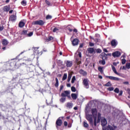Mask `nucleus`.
<instances>
[{
    "instance_id": "8",
    "label": "nucleus",
    "mask_w": 130,
    "mask_h": 130,
    "mask_svg": "<svg viewBox=\"0 0 130 130\" xmlns=\"http://www.w3.org/2000/svg\"><path fill=\"white\" fill-rule=\"evenodd\" d=\"M71 92L69 90H64L63 92L61 93V97H67L68 95H70Z\"/></svg>"
},
{
    "instance_id": "59",
    "label": "nucleus",
    "mask_w": 130,
    "mask_h": 130,
    "mask_svg": "<svg viewBox=\"0 0 130 130\" xmlns=\"http://www.w3.org/2000/svg\"><path fill=\"white\" fill-rule=\"evenodd\" d=\"M84 46V44H81L79 46V48H82Z\"/></svg>"
},
{
    "instance_id": "4",
    "label": "nucleus",
    "mask_w": 130,
    "mask_h": 130,
    "mask_svg": "<svg viewBox=\"0 0 130 130\" xmlns=\"http://www.w3.org/2000/svg\"><path fill=\"white\" fill-rule=\"evenodd\" d=\"M89 82L88 78H85L83 80L82 84L86 89H89Z\"/></svg>"
},
{
    "instance_id": "29",
    "label": "nucleus",
    "mask_w": 130,
    "mask_h": 130,
    "mask_svg": "<svg viewBox=\"0 0 130 130\" xmlns=\"http://www.w3.org/2000/svg\"><path fill=\"white\" fill-rule=\"evenodd\" d=\"M53 27H54V28L52 30V32H53V33L58 32V31L59 30V29H58V27H55V26H53Z\"/></svg>"
},
{
    "instance_id": "54",
    "label": "nucleus",
    "mask_w": 130,
    "mask_h": 130,
    "mask_svg": "<svg viewBox=\"0 0 130 130\" xmlns=\"http://www.w3.org/2000/svg\"><path fill=\"white\" fill-rule=\"evenodd\" d=\"M4 26L0 25V31H3V30H4Z\"/></svg>"
},
{
    "instance_id": "14",
    "label": "nucleus",
    "mask_w": 130,
    "mask_h": 130,
    "mask_svg": "<svg viewBox=\"0 0 130 130\" xmlns=\"http://www.w3.org/2000/svg\"><path fill=\"white\" fill-rule=\"evenodd\" d=\"M63 124H64V126H65L66 127H67V126L68 127V128H71V127H72V123L69 122V123H68L67 121H64Z\"/></svg>"
},
{
    "instance_id": "1",
    "label": "nucleus",
    "mask_w": 130,
    "mask_h": 130,
    "mask_svg": "<svg viewBox=\"0 0 130 130\" xmlns=\"http://www.w3.org/2000/svg\"><path fill=\"white\" fill-rule=\"evenodd\" d=\"M10 67L12 68L14 67V69L18 70L20 67H21V63L19 61V59L15 58L9 64Z\"/></svg>"
},
{
    "instance_id": "63",
    "label": "nucleus",
    "mask_w": 130,
    "mask_h": 130,
    "mask_svg": "<svg viewBox=\"0 0 130 130\" xmlns=\"http://www.w3.org/2000/svg\"><path fill=\"white\" fill-rule=\"evenodd\" d=\"M13 12H14V10H13L9 11V14H12Z\"/></svg>"
},
{
    "instance_id": "32",
    "label": "nucleus",
    "mask_w": 130,
    "mask_h": 130,
    "mask_svg": "<svg viewBox=\"0 0 130 130\" xmlns=\"http://www.w3.org/2000/svg\"><path fill=\"white\" fill-rule=\"evenodd\" d=\"M21 4L22 6H23L24 7H25V6H27V1L25 0H23L21 2Z\"/></svg>"
},
{
    "instance_id": "23",
    "label": "nucleus",
    "mask_w": 130,
    "mask_h": 130,
    "mask_svg": "<svg viewBox=\"0 0 130 130\" xmlns=\"http://www.w3.org/2000/svg\"><path fill=\"white\" fill-rule=\"evenodd\" d=\"M73 106H74V105L73 104V103L68 102L67 104L66 107L67 108H69V109H71L73 108Z\"/></svg>"
},
{
    "instance_id": "30",
    "label": "nucleus",
    "mask_w": 130,
    "mask_h": 130,
    "mask_svg": "<svg viewBox=\"0 0 130 130\" xmlns=\"http://www.w3.org/2000/svg\"><path fill=\"white\" fill-rule=\"evenodd\" d=\"M55 81H56V83H55L54 86H55V87H56V88H57L58 87V85H59L58 79H57V78H55Z\"/></svg>"
},
{
    "instance_id": "49",
    "label": "nucleus",
    "mask_w": 130,
    "mask_h": 130,
    "mask_svg": "<svg viewBox=\"0 0 130 130\" xmlns=\"http://www.w3.org/2000/svg\"><path fill=\"white\" fill-rule=\"evenodd\" d=\"M45 2L48 6H50V5H51V4H50V2L47 0H45Z\"/></svg>"
},
{
    "instance_id": "41",
    "label": "nucleus",
    "mask_w": 130,
    "mask_h": 130,
    "mask_svg": "<svg viewBox=\"0 0 130 130\" xmlns=\"http://www.w3.org/2000/svg\"><path fill=\"white\" fill-rule=\"evenodd\" d=\"M75 81H76V76H73L72 79L71 83L72 84H74L75 83Z\"/></svg>"
},
{
    "instance_id": "56",
    "label": "nucleus",
    "mask_w": 130,
    "mask_h": 130,
    "mask_svg": "<svg viewBox=\"0 0 130 130\" xmlns=\"http://www.w3.org/2000/svg\"><path fill=\"white\" fill-rule=\"evenodd\" d=\"M94 41L97 43V42H99V40L98 39H93Z\"/></svg>"
},
{
    "instance_id": "21",
    "label": "nucleus",
    "mask_w": 130,
    "mask_h": 130,
    "mask_svg": "<svg viewBox=\"0 0 130 130\" xmlns=\"http://www.w3.org/2000/svg\"><path fill=\"white\" fill-rule=\"evenodd\" d=\"M111 46H114L115 47L117 45V42H116V40H112L111 42Z\"/></svg>"
},
{
    "instance_id": "19",
    "label": "nucleus",
    "mask_w": 130,
    "mask_h": 130,
    "mask_svg": "<svg viewBox=\"0 0 130 130\" xmlns=\"http://www.w3.org/2000/svg\"><path fill=\"white\" fill-rule=\"evenodd\" d=\"M73 66V61L68 60L66 62V67L67 68H71Z\"/></svg>"
},
{
    "instance_id": "6",
    "label": "nucleus",
    "mask_w": 130,
    "mask_h": 130,
    "mask_svg": "<svg viewBox=\"0 0 130 130\" xmlns=\"http://www.w3.org/2000/svg\"><path fill=\"white\" fill-rule=\"evenodd\" d=\"M108 55H109L110 56L111 55V54H106L104 52H103L100 55V57L101 58H102V59H104L105 60H107V58H108Z\"/></svg>"
},
{
    "instance_id": "34",
    "label": "nucleus",
    "mask_w": 130,
    "mask_h": 130,
    "mask_svg": "<svg viewBox=\"0 0 130 130\" xmlns=\"http://www.w3.org/2000/svg\"><path fill=\"white\" fill-rule=\"evenodd\" d=\"M67 78H68V74L64 73L62 78V81H66V80H67Z\"/></svg>"
},
{
    "instance_id": "52",
    "label": "nucleus",
    "mask_w": 130,
    "mask_h": 130,
    "mask_svg": "<svg viewBox=\"0 0 130 130\" xmlns=\"http://www.w3.org/2000/svg\"><path fill=\"white\" fill-rule=\"evenodd\" d=\"M123 84L124 85H129V83L128 81H125V82H123Z\"/></svg>"
},
{
    "instance_id": "16",
    "label": "nucleus",
    "mask_w": 130,
    "mask_h": 130,
    "mask_svg": "<svg viewBox=\"0 0 130 130\" xmlns=\"http://www.w3.org/2000/svg\"><path fill=\"white\" fill-rule=\"evenodd\" d=\"M3 10L4 12H7L8 13L11 10V8H10V6H5L3 8Z\"/></svg>"
},
{
    "instance_id": "51",
    "label": "nucleus",
    "mask_w": 130,
    "mask_h": 130,
    "mask_svg": "<svg viewBox=\"0 0 130 130\" xmlns=\"http://www.w3.org/2000/svg\"><path fill=\"white\" fill-rule=\"evenodd\" d=\"M89 46H90L91 47H92V46H94V43H92V42H89Z\"/></svg>"
},
{
    "instance_id": "47",
    "label": "nucleus",
    "mask_w": 130,
    "mask_h": 130,
    "mask_svg": "<svg viewBox=\"0 0 130 130\" xmlns=\"http://www.w3.org/2000/svg\"><path fill=\"white\" fill-rule=\"evenodd\" d=\"M107 90L108 91H113V90H114V88H113V87H110L108 88Z\"/></svg>"
},
{
    "instance_id": "12",
    "label": "nucleus",
    "mask_w": 130,
    "mask_h": 130,
    "mask_svg": "<svg viewBox=\"0 0 130 130\" xmlns=\"http://www.w3.org/2000/svg\"><path fill=\"white\" fill-rule=\"evenodd\" d=\"M106 78L109 79L110 80H113V81H119V78L113 76H106Z\"/></svg>"
},
{
    "instance_id": "11",
    "label": "nucleus",
    "mask_w": 130,
    "mask_h": 130,
    "mask_svg": "<svg viewBox=\"0 0 130 130\" xmlns=\"http://www.w3.org/2000/svg\"><path fill=\"white\" fill-rule=\"evenodd\" d=\"M10 20L12 22H15L16 20H17V15L15 14V15H12L10 17Z\"/></svg>"
},
{
    "instance_id": "26",
    "label": "nucleus",
    "mask_w": 130,
    "mask_h": 130,
    "mask_svg": "<svg viewBox=\"0 0 130 130\" xmlns=\"http://www.w3.org/2000/svg\"><path fill=\"white\" fill-rule=\"evenodd\" d=\"M71 97L73 100H77V98H78V95L76 93H72Z\"/></svg>"
},
{
    "instance_id": "15",
    "label": "nucleus",
    "mask_w": 130,
    "mask_h": 130,
    "mask_svg": "<svg viewBox=\"0 0 130 130\" xmlns=\"http://www.w3.org/2000/svg\"><path fill=\"white\" fill-rule=\"evenodd\" d=\"M107 124V120L106 118L102 119L101 120V125L102 126H105Z\"/></svg>"
},
{
    "instance_id": "64",
    "label": "nucleus",
    "mask_w": 130,
    "mask_h": 130,
    "mask_svg": "<svg viewBox=\"0 0 130 130\" xmlns=\"http://www.w3.org/2000/svg\"><path fill=\"white\" fill-rule=\"evenodd\" d=\"M67 97H68V98H69V99H71V95H70V94H68Z\"/></svg>"
},
{
    "instance_id": "2",
    "label": "nucleus",
    "mask_w": 130,
    "mask_h": 130,
    "mask_svg": "<svg viewBox=\"0 0 130 130\" xmlns=\"http://www.w3.org/2000/svg\"><path fill=\"white\" fill-rule=\"evenodd\" d=\"M62 125V120L60 118H58L55 122V126L57 129Z\"/></svg>"
},
{
    "instance_id": "58",
    "label": "nucleus",
    "mask_w": 130,
    "mask_h": 130,
    "mask_svg": "<svg viewBox=\"0 0 130 130\" xmlns=\"http://www.w3.org/2000/svg\"><path fill=\"white\" fill-rule=\"evenodd\" d=\"M78 56H79V57H80V58L82 57V53L79 52Z\"/></svg>"
},
{
    "instance_id": "57",
    "label": "nucleus",
    "mask_w": 130,
    "mask_h": 130,
    "mask_svg": "<svg viewBox=\"0 0 130 130\" xmlns=\"http://www.w3.org/2000/svg\"><path fill=\"white\" fill-rule=\"evenodd\" d=\"M104 52H108V50L106 48L103 49Z\"/></svg>"
},
{
    "instance_id": "48",
    "label": "nucleus",
    "mask_w": 130,
    "mask_h": 130,
    "mask_svg": "<svg viewBox=\"0 0 130 130\" xmlns=\"http://www.w3.org/2000/svg\"><path fill=\"white\" fill-rule=\"evenodd\" d=\"M114 91L115 92V93H119V89H118V88H116Z\"/></svg>"
},
{
    "instance_id": "7",
    "label": "nucleus",
    "mask_w": 130,
    "mask_h": 130,
    "mask_svg": "<svg viewBox=\"0 0 130 130\" xmlns=\"http://www.w3.org/2000/svg\"><path fill=\"white\" fill-rule=\"evenodd\" d=\"M117 128V126L113 125H108L107 126V130H116Z\"/></svg>"
},
{
    "instance_id": "53",
    "label": "nucleus",
    "mask_w": 130,
    "mask_h": 130,
    "mask_svg": "<svg viewBox=\"0 0 130 130\" xmlns=\"http://www.w3.org/2000/svg\"><path fill=\"white\" fill-rule=\"evenodd\" d=\"M73 31L74 33H78V29H77L76 28H74V29H73Z\"/></svg>"
},
{
    "instance_id": "24",
    "label": "nucleus",
    "mask_w": 130,
    "mask_h": 130,
    "mask_svg": "<svg viewBox=\"0 0 130 130\" xmlns=\"http://www.w3.org/2000/svg\"><path fill=\"white\" fill-rule=\"evenodd\" d=\"M93 125L97 126V116H93Z\"/></svg>"
},
{
    "instance_id": "5",
    "label": "nucleus",
    "mask_w": 130,
    "mask_h": 130,
    "mask_svg": "<svg viewBox=\"0 0 130 130\" xmlns=\"http://www.w3.org/2000/svg\"><path fill=\"white\" fill-rule=\"evenodd\" d=\"M86 118L87 119V120H88V121H89L90 125H91V126H93V125H94L93 123V118L92 117V115H86Z\"/></svg>"
},
{
    "instance_id": "39",
    "label": "nucleus",
    "mask_w": 130,
    "mask_h": 130,
    "mask_svg": "<svg viewBox=\"0 0 130 130\" xmlns=\"http://www.w3.org/2000/svg\"><path fill=\"white\" fill-rule=\"evenodd\" d=\"M67 29L69 30V32H73V29L72 28V26L69 25L67 27Z\"/></svg>"
},
{
    "instance_id": "17",
    "label": "nucleus",
    "mask_w": 130,
    "mask_h": 130,
    "mask_svg": "<svg viewBox=\"0 0 130 130\" xmlns=\"http://www.w3.org/2000/svg\"><path fill=\"white\" fill-rule=\"evenodd\" d=\"M91 113L93 116H97V109L93 108L91 109Z\"/></svg>"
},
{
    "instance_id": "60",
    "label": "nucleus",
    "mask_w": 130,
    "mask_h": 130,
    "mask_svg": "<svg viewBox=\"0 0 130 130\" xmlns=\"http://www.w3.org/2000/svg\"><path fill=\"white\" fill-rule=\"evenodd\" d=\"M76 63H77V64H78V66H79L82 63V61H79L78 62H77Z\"/></svg>"
},
{
    "instance_id": "27",
    "label": "nucleus",
    "mask_w": 130,
    "mask_h": 130,
    "mask_svg": "<svg viewBox=\"0 0 130 130\" xmlns=\"http://www.w3.org/2000/svg\"><path fill=\"white\" fill-rule=\"evenodd\" d=\"M101 120V113H98V119H97V123H99Z\"/></svg>"
},
{
    "instance_id": "37",
    "label": "nucleus",
    "mask_w": 130,
    "mask_h": 130,
    "mask_svg": "<svg viewBox=\"0 0 130 130\" xmlns=\"http://www.w3.org/2000/svg\"><path fill=\"white\" fill-rule=\"evenodd\" d=\"M66 98L64 96H62V98L60 99V102L61 103H63V102H64V101H66Z\"/></svg>"
},
{
    "instance_id": "10",
    "label": "nucleus",
    "mask_w": 130,
    "mask_h": 130,
    "mask_svg": "<svg viewBox=\"0 0 130 130\" xmlns=\"http://www.w3.org/2000/svg\"><path fill=\"white\" fill-rule=\"evenodd\" d=\"M72 44L73 46H77V45H79V39H74L73 41H72Z\"/></svg>"
},
{
    "instance_id": "45",
    "label": "nucleus",
    "mask_w": 130,
    "mask_h": 130,
    "mask_svg": "<svg viewBox=\"0 0 130 130\" xmlns=\"http://www.w3.org/2000/svg\"><path fill=\"white\" fill-rule=\"evenodd\" d=\"M126 62V60H125L124 58H123L121 60V63L122 64H125V63Z\"/></svg>"
},
{
    "instance_id": "55",
    "label": "nucleus",
    "mask_w": 130,
    "mask_h": 130,
    "mask_svg": "<svg viewBox=\"0 0 130 130\" xmlns=\"http://www.w3.org/2000/svg\"><path fill=\"white\" fill-rule=\"evenodd\" d=\"M62 89H63V85H61L60 86L59 91H61V90H62Z\"/></svg>"
},
{
    "instance_id": "22",
    "label": "nucleus",
    "mask_w": 130,
    "mask_h": 130,
    "mask_svg": "<svg viewBox=\"0 0 130 130\" xmlns=\"http://www.w3.org/2000/svg\"><path fill=\"white\" fill-rule=\"evenodd\" d=\"M2 44L3 45H4V46H7V45L9 44V42L8 41V40H7V39H4L2 40Z\"/></svg>"
},
{
    "instance_id": "20",
    "label": "nucleus",
    "mask_w": 130,
    "mask_h": 130,
    "mask_svg": "<svg viewBox=\"0 0 130 130\" xmlns=\"http://www.w3.org/2000/svg\"><path fill=\"white\" fill-rule=\"evenodd\" d=\"M111 67H112V71L114 72V73L116 75H117V76H120V74L118 73V72H117V71H116V69H115V67L114 66H113V65H112Z\"/></svg>"
},
{
    "instance_id": "61",
    "label": "nucleus",
    "mask_w": 130,
    "mask_h": 130,
    "mask_svg": "<svg viewBox=\"0 0 130 130\" xmlns=\"http://www.w3.org/2000/svg\"><path fill=\"white\" fill-rule=\"evenodd\" d=\"M122 69L125 71V70H126V66H123Z\"/></svg>"
},
{
    "instance_id": "13",
    "label": "nucleus",
    "mask_w": 130,
    "mask_h": 130,
    "mask_svg": "<svg viewBox=\"0 0 130 130\" xmlns=\"http://www.w3.org/2000/svg\"><path fill=\"white\" fill-rule=\"evenodd\" d=\"M87 51L88 53H90V54H93V53H95V50H94V48H88L87 49Z\"/></svg>"
},
{
    "instance_id": "18",
    "label": "nucleus",
    "mask_w": 130,
    "mask_h": 130,
    "mask_svg": "<svg viewBox=\"0 0 130 130\" xmlns=\"http://www.w3.org/2000/svg\"><path fill=\"white\" fill-rule=\"evenodd\" d=\"M79 73L81 75H82V76H83V77H85V76H87V75H88V73H87V72L84 71L82 69H81L79 71Z\"/></svg>"
},
{
    "instance_id": "43",
    "label": "nucleus",
    "mask_w": 130,
    "mask_h": 130,
    "mask_svg": "<svg viewBox=\"0 0 130 130\" xmlns=\"http://www.w3.org/2000/svg\"><path fill=\"white\" fill-rule=\"evenodd\" d=\"M125 66H126V68L127 70H129V69H130V63H126Z\"/></svg>"
},
{
    "instance_id": "44",
    "label": "nucleus",
    "mask_w": 130,
    "mask_h": 130,
    "mask_svg": "<svg viewBox=\"0 0 130 130\" xmlns=\"http://www.w3.org/2000/svg\"><path fill=\"white\" fill-rule=\"evenodd\" d=\"M96 53H101V52H102V50H101V49H97L96 50Z\"/></svg>"
},
{
    "instance_id": "31",
    "label": "nucleus",
    "mask_w": 130,
    "mask_h": 130,
    "mask_svg": "<svg viewBox=\"0 0 130 130\" xmlns=\"http://www.w3.org/2000/svg\"><path fill=\"white\" fill-rule=\"evenodd\" d=\"M98 70L100 72L101 74H103L104 72H103V67H99Z\"/></svg>"
},
{
    "instance_id": "62",
    "label": "nucleus",
    "mask_w": 130,
    "mask_h": 130,
    "mask_svg": "<svg viewBox=\"0 0 130 130\" xmlns=\"http://www.w3.org/2000/svg\"><path fill=\"white\" fill-rule=\"evenodd\" d=\"M107 129V127L106 128L105 126H103L102 130H106Z\"/></svg>"
},
{
    "instance_id": "36",
    "label": "nucleus",
    "mask_w": 130,
    "mask_h": 130,
    "mask_svg": "<svg viewBox=\"0 0 130 130\" xmlns=\"http://www.w3.org/2000/svg\"><path fill=\"white\" fill-rule=\"evenodd\" d=\"M83 126L84 127H89V124H88V123L86 121H83Z\"/></svg>"
},
{
    "instance_id": "38",
    "label": "nucleus",
    "mask_w": 130,
    "mask_h": 130,
    "mask_svg": "<svg viewBox=\"0 0 130 130\" xmlns=\"http://www.w3.org/2000/svg\"><path fill=\"white\" fill-rule=\"evenodd\" d=\"M104 86L105 87H111V83H110V82H108V83H107L106 84H104Z\"/></svg>"
},
{
    "instance_id": "9",
    "label": "nucleus",
    "mask_w": 130,
    "mask_h": 130,
    "mask_svg": "<svg viewBox=\"0 0 130 130\" xmlns=\"http://www.w3.org/2000/svg\"><path fill=\"white\" fill-rule=\"evenodd\" d=\"M120 55H121V53L118 51L112 53V56L113 57H119Z\"/></svg>"
},
{
    "instance_id": "35",
    "label": "nucleus",
    "mask_w": 130,
    "mask_h": 130,
    "mask_svg": "<svg viewBox=\"0 0 130 130\" xmlns=\"http://www.w3.org/2000/svg\"><path fill=\"white\" fill-rule=\"evenodd\" d=\"M99 63H100V64H103V66H104L105 63H106V61H105V60L103 59V60L99 61Z\"/></svg>"
},
{
    "instance_id": "50",
    "label": "nucleus",
    "mask_w": 130,
    "mask_h": 130,
    "mask_svg": "<svg viewBox=\"0 0 130 130\" xmlns=\"http://www.w3.org/2000/svg\"><path fill=\"white\" fill-rule=\"evenodd\" d=\"M33 35V32H30V33L27 34L28 37H31Z\"/></svg>"
},
{
    "instance_id": "3",
    "label": "nucleus",
    "mask_w": 130,
    "mask_h": 130,
    "mask_svg": "<svg viewBox=\"0 0 130 130\" xmlns=\"http://www.w3.org/2000/svg\"><path fill=\"white\" fill-rule=\"evenodd\" d=\"M45 24V21L40 20L32 22V25H39V26H43Z\"/></svg>"
},
{
    "instance_id": "40",
    "label": "nucleus",
    "mask_w": 130,
    "mask_h": 130,
    "mask_svg": "<svg viewBox=\"0 0 130 130\" xmlns=\"http://www.w3.org/2000/svg\"><path fill=\"white\" fill-rule=\"evenodd\" d=\"M46 20H50V19H52V16H51V15H48L46 16Z\"/></svg>"
},
{
    "instance_id": "33",
    "label": "nucleus",
    "mask_w": 130,
    "mask_h": 130,
    "mask_svg": "<svg viewBox=\"0 0 130 130\" xmlns=\"http://www.w3.org/2000/svg\"><path fill=\"white\" fill-rule=\"evenodd\" d=\"M22 35H28V30H23L21 32Z\"/></svg>"
},
{
    "instance_id": "25",
    "label": "nucleus",
    "mask_w": 130,
    "mask_h": 130,
    "mask_svg": "<svg viewBox=\"0 0 130 130\" xmlns=\"http://www.w3.org/2000/svg\"><path fill=\"white\" fill-rule=\"evenodd\" d=\"M54 38L52 36H49L48 38L46 39L47 42H49V41H53Z\"/></svg>"
},
{
    "instance_id": "46",
    "label": "nucleus",
    "mask_w": 130,
    "mask_h": 130,
    "mask_svg": "<svg viewBox=\"0 0 130 130\" xmlns=\"http://www.w3.org/2000/svg\"><path fill=\"white\" fill-rule=\"evenodd\" d=\"M71 91L72 92H76V87H75V86H72L71 87Z\"/></svg>"
},
{
    "instance_id": "42",
    "label": "nucleus",
    "mask_w": 130,
    "mask_h": 130,
    "mask_svg": "<svg viewBox=\"0 0 130 130\" xmlns=\"http://www.w3.org/2000/svg\"><path fill=\"white\" fill-rule=\"evenodd\" d=\"M71 79H72V75L69 74L68 75V82H70V81H71Z\"/></svg>"
},
{
    "instance_id": "28",
    "label": "nucleus",
    "mask_w": 130,
    "mask_h": 130,
    "mask_svg": "<svg viewBox=\"0 0 130 130\" xmlns=\"http://www.w3.org/2000/svg\"><path fill=\"white\" fill-rule=\"evenodd\" d=\"M25 26V23L23 21H20L19 23V28H23Z\"/></svg>"
}]
</instances>
